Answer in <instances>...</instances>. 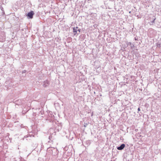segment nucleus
Listing matches in <instances>:
<instances>
[{
    "label": "nucleus",
    "mask_w": 161,
    "mask_h": 161,
    "mask_svg": "<svg viewBox=\"0 0 161 161\" xmlns=\"http://www.w3.org/2000/svg\"><path fill=\"white\" fill-rule=\"evenodd\" d=\"M134 39L136 41L137 40H138V38L137 37H135Z\"/></svg>",
    "instance_id": "nucleus-7"
},
{
    "label": "nucleus",
    "mask_w": 161,
    "mask_h": 161,
    "mask_svg": "<svg viewBox=\"0 0 161 161\" xmlns=\"http://www.w3.org/2000/svg\"><path fill=\"white\" fill-rule=\"evenodd\" d=\"M156 19V18H153V20L152 21H151V23H154V21Z\"/></svg>",
    "instance_id": "nucleus-6"
},
{
    "label": "nucleus",
    "mask_w": 161,
    "mask_h": 161,
    "mask_svg": "<svg viewBox=\"0 0 161 161\" xmlns=\"http://www.w3.org/2000/svg\"><path fill=\"white\" fill-rule=\"evenodd\" d=\"M138 111H140V108H138Z\"/></svg>",
    "instance_id": "nucleus-10"
},
{
    "label": "nucleus",
    "mask_w": 161,
    "mask_h": 161,
    "mask_svg": "<svg viewBox=\"0 0 161 161\" xmlns=\"http://www.w3.org/2000/svg\"><path fill=\"white\" fill-rule=\"evenodd\" d=\"M49 85V81L47 80L44 81L43 82V87H45Z\"/></svg>",
    "instance_id": "nucleus-2"
},
{
    "label": "nucleus",
    "mask_w": 161,
    "mask_h": 161,
    "mask_svg": "<svg viewBox=\"0 0 161 161\" xmlns=\"http://www.w3.org/2000/svg\"><path fill=\"white\" fill-rule=\"evenodd\" d=\"M78 30L77 31H78L79 32V33L80 32V29H78Z\"/></svg>",
    "instance_id": "nucleus-9"
},
{
    "label": "nucleus",
    "mask_w": 161,
    "mask_h": 161,
    "mask_svg": "<svg viewBox=\"0 0 161 161\" xmlns=\"http://www.w3.org/2000/svg\"><path fill=\"white\" fill-rule=\"evenodd\" d=\"M78 27L77 26L73 28V32L74 35H75L77 34L78 30Z\"/></svg>",
    "instance_id": "nucleus-4"
},
{
    "label": "nucleus",
    "mask_w": 161,
    "mask_h": 161,
    "mask_svg": "<svg viewBox=\"0 0 161 161\" xmlns=\"http://www.w3.org/2000/svg\"><path fill=\"white\" fill-rule=\"evenodd\" d=\"M52 138V137H51V136H50L49 137V139H50H50Z\"/></svg>",
    "instance_id": "nucleus-11"
},
{
    "label": "nucleus",
    "mask_w": 161,
    "mask_h": 161,
    "mask_svg": "<svg viewBox=\"0 0 161 161\" xmlns=\"http://www.w3.org/2000/svg\"><path fill=\"white\" fill-rule=\"evenodd\" d=\"M128 45L130 46L131 48L133 47L134 46V45L132 44L130 42H129L128 43Z\"/></svg>",
    "instance_id": "nucleus-5"
},
{
    "label": "nucleus",
    "mask_w": 161,
    "mask_h": 161,
    "mask_svg": "<svg viewBox=\"0 0 161 161\" xmlns=\"http://www.w3.org/2000/svg\"><path fill=\"white\" fill-rule=\"evenodd\" d=\"M26 72V70H24L22 71V73H25Z\"/></svg>",
    "instance_id": "nucleus-8"
},
{
    "label": "nucleus",
    "mask_w": 161,
    "mask_h": 161,
    "mask_svg": "<svg viewBox=\"0 0 161 161\" xmlns=\"http://www.w3.org/2000/svg\"><path fill=\"white\" fill-rule=\"evenodd\" d=\"M125 146V145L124 144H122L120 146L117 147V149L118 150H122L124 149Z\"/></svg>",
    "instance_id": "nucleus-3"
},
{
    "label": "nucleus",
    "mask_w": 161,
    "mask_h": 161,
    "mask_svg": "<svg viewBox=\"0 0 161 161\" xmlns=\"http://www.w3.org/2000/svg\"><path fill=\"white\" fill-rule=\"evenodd\" d=\"M34 14V13L33 11H31L27 14V16L29 18L32 19L33 17V15Z\"/></svg>",
    "instance_id": "nucleus-1"
}]
</instances>
